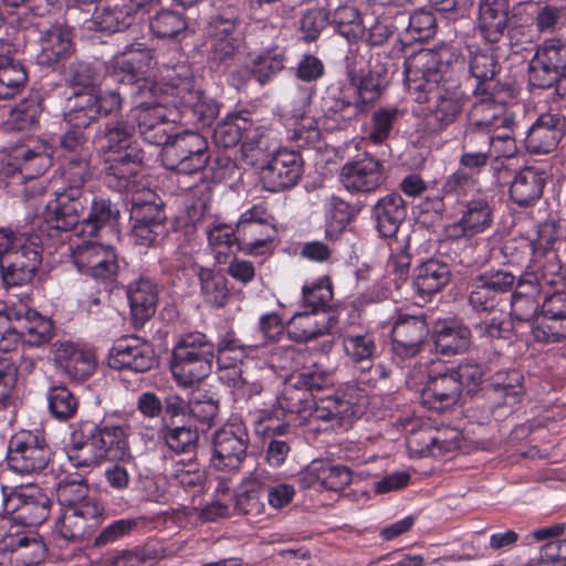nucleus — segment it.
I'll use <instances>...</instances> for the list:
<instances>
[{
    "mask_svg": "<svg viewBox=\"0 0 566 566\" xmlns=\"http://www.w3.org/2000/svg\"><path fill=\"white\" fill-rule=\"evenodd\" d=\"M406 85L417 103L436 98L431 117L439 128L453 124L463 108L462 94L457 88L441 85L440 61L431 50H421L405 61Z\"/></svg>",
    "mask_w": 566,
    "mask_h": 566,
    "instance_id": "f257e3e1",
    "label": "nucleus"
},
{
    "mask_svg": "<svg viewBox=\"0 0 566 566\" xmlns=\"http://www.w3.org/2000/svg\"><path fill=\"white\" fill-rule=\"evenodd\" d=\"M243 7L239 1L219 8L205 28L207 60L214 67H229L244 44L241 29Z\"/></svg>",
    "mask_w": 566,
    "mask_h": 566,
    "instance_id": "f03ea898",
    "label": "nucleus"
},
{
    "mask_svg": "<svg viewBox=\"0 0 566 566\" xmlns=\"http://www.w3.org/2000/svg\"><path fill=\"white\" fill-rule=\"evenodd\" d=\"M214 343L201 332H189L176 340L169 369L179 387L187 388L206 379L212 371Z\"/></svg>",
    "mask_w": 566,
    "mask_h": 566,
    "instance_id": "7ed1b4c3",
    "label": "nucleus"
},
{
    "mask_svg": "<svg viewBox=\"0 0 566 566\" xmlns=\"http://www.w3.org/2000/svg\"><path fill=\"white\" fill-rule=\"evenodd\" d=\"M381 91L379 80L373 75L352 78L348 85L329 92L323 98L324 115L335 122L332 128H344L350 120L369 112L380 98Z\"/></svg>",
    "mask_w": 566,
    "mask_h": 566,
    "instance_id": "20e7f679",
    "label": "nucleus"
},
{
    "mask_svg": "<svg viewBox=\"0 0 566 566\" xmlns=\"http://www.w3.org/2000/svg\"><path fill=\"white\" fill-rule=\"evenodd\" d=\"M368 405V392L357 382L345 384L334 396L321 398L311 411L307 424L315 431L347 427Z\"/></svg>",
    "mask_w": 566,
    "mask_h": 566,
    "instance_id": "39448f33",
    "label": "nucleus"
},
{
    "mask_svg": "<svg viewBox=\"0 0 566 566\" xmlns=\"http://www.w3.org/2000/svg\"><path fill=\"white\" fill-rule=\"evenodd\" d=\"M51 505L50 497L39 486L9 488L0 482V516L10 515L17 523L38 526L49 517Z\"/></svg>",
    "mask_w": 566,
    "mask_h": 566,
    "instance_id": "423d86ee",
    "label": "nucleus"
},
{
    "mask_svg": "<svg viewBox=\"0 0 566 566\" xmlns=\"http://www.w3.org/2000/svg\"><path fill=\"white\" fill-rule=\"evenodd\" d=\"M154 65L153 51L144 43H135L114 57L111 76L115 82L135 85V97L155 96L157 85L148 78Z\"/></svg>",
    "mask_w": 566,
    "mask_h": 566,
    "instance_id": "0eeeda50",
    "label": "nucleus"
},
{
    "mask_svg": "<svg viewBox=\"0 0 566 566\" xmlns=\"http://www.w3.org/2000/svg\"><path fill=\"white\" fill-rule=\"evenodd\" d=\"M163 164L172 171L192 175L202 170L209 163V143L193 130H185L171 136L163 148Z\"/></svg>",
    "mask_w": 566,
    "mask_h": 566,
    "instance_id": "6e6552de",
    "label": "nucleus"
},
{
    "mask_svg": "<svg viewBox=\"0 0 566 566\" xmlns=\"http://www.w3.org/2000/svg\"><path fill=\"white\" fill-rule=\"evenodd\" d=\"M166 103L155 96L135 97V106L127 114L143 139L151 145H167L171 139L172 125L167 119Z\"/></svg>",
    "mask_w": 566,
    "mask_h": 566,
    "instance_id": "1a4fd4ad",
    "label": "nucleus"
},
{
    "mask_svg": "<svg viewBox=\"0 0 566 566\" xmlns=\"http://www.w3.org/2000/svg\"><path fill=\"white\" fill-rule=\"evenodd\" d=\"M51 449L40 431L21 430L9 441L7 462L9 468L21 474L41 472L48 465Z\"/></svg>",
    "mask_w": 566,
    "mask_h": 566,
    "instance_id": "9d476101",
    "label": "nucleus"
},
{
    "mask_svg": "<svg viewBox=\"0 0 566 566\" xmlns=\"http://www.w3.org/2000/svg\"><path fill=\"white\" fill-rule=\"evenodd\" d=\"M4 303L9 317L19 324L24 342L31 346H42L54 335L53 323L32 308V298L27 291L10 293Z\"/></svg>",
    "mask_w": 566,
    "mask_h": 566,
    "instance_id": "9b49d317",
    "label": "nucleus"
},
{
    "mask_svg": "<svg viewBox=\"0 0 566 566\" xmlns=\"http://www.w3.org/2000/svg\"><path fill=\"white\" fill-rule=\"evenodd\" d=\"M566 73V41L547 39L539 44L527 67L533 87L549 88Z\"/></svg>",
    "mask_w": 566,
    "mask_h": 566,
    "instance_id": "f8f14e48",
    "label": "nucleus"
},
{
    "mask_svg": "<svg viewBox=\"0 0 566 566\" xmlns=\"http://www.w3.org/2000/svg\"><path fill=\"white\" fill-rule=\"evenodd\" d=\"M385 181L382 161L369 153L358 154L340 167L339 182L352 195L373 193Z\"/></svg>",
    "mask_w": 566,
    "mask_h": 566,
    "instance_id": "ddd939ff",
    "label": "nucleus"
},
{
    "mask_svg": "<svg viewBox=\"0 0 566 566\" xmlns=\"http://www.w3.org/2000/svg\"><path fill=\"white\" fill-rule=\"evenodd\" d=\"M84 191L76 188H63L45 205L44 221L48 227L62 232L73 231L80 237V223L87 207Z\"/></svg>",
    "mask_w": 566,
    "mask_h": 566,
    "instance_id": "4468645a",
    "label": "nucleus"
},
{
    "mask_svg": "<svg viewBox=\"0 0 566 566\" xmlns=\"http://www.w3.org/2000/svg\"><path fill=\"white\" fill-rule=\"evenodd\" d=\"M428 335L424 315L399 314L391 332L394 361L399 367L407 366L422 352Z\"/></svg>",
    "mask_w": 566,
    "mask_h": 566,
    "instance_id": "2eb2a0df",
    "label": "nucleus"
},
{
    "mask_svg": "<svg viewBox=\"0 0 566 566\" xmlns=\"http://www.w3.org/2000/svg\"><path fill=\"white\" fill-rule=\"evenodd\" d=\"M250 439L241 421H231L213 436L212 465L220 471H238L247 457Z\"/></svg>",
    "mask_w": 566,
    "mask_h": 566,
    "instance_id": "dca6fc26",
    "label": "nucleus"
},
{
    "mask_svg": "<svg viewBox=\"0 0 566 566\" xmlns=\"http://www.w3.org/2000/svg\"><path fill=\"white\" fill-rule=\"evenodd\" d=\"M41 263V252L31 244L20 247L18 251L0 258L1 280L7 296L17 293V289L29 293Z\"/></svg>",
    "mask_w": 566,
    "mask_h": 566,
    "instance_id": "f3484780",
    "label": "nucleus"
},
{
    "mask_svg": "<svg viewBox=\"0 0 566 566\" xmlns=\"http://www.w3.org/2000/svg\"><path fill=\"white\" fill-rule=\"evenodd\" d=\"M73 262L81 273L105 284L113 283L120 269L118 255L112 245L91 241L75 247Z\"/></svg>",
    "mask_w": 566,
    "mask_h": 566,
    "instance_id": "a211bd4d",
    "label": "nucleus"
},
{
    "mask_svg": "<svg viewBox=\"0 0 566 566\" xmlns=\"http://www.w3.org/2000/svg\"><path fill=\"white\" fill-rule=\"evenodd\" d=\"M51 147L36 142L32 147L20 145L0 156V175L12 177L19 172L24 179H34L52 165Z\"/></svg>",
    "mask_w": 566,
    "mask_h": 566,
    "instance_id": "6ab92c4d",
    "label": "nucleus"
},
{
    "mask_svg": "<svg viewBox=\"0 0 566 566\" xmlns=\"http://www.w3.org/2000/svg\"><path fill=\"white\" fill-rule=\"evenodd\" d=\"M107 364L113 369L146 373L156 365L154 346L136 335H125L114 342Z\"/></svg>",
    "mask_w": 566,
    "mask_h": 566,
    "instance_id": "aec40b11",
    "label": "nucleus"
},
{
    "mask_svg": "<svg viewBox=\"0 0 566 566\" xmlns=\"http://www.w3.org/2000/svg\"><path fill=\"white\" fill-rule=\"evenodd\" d=\"M158 0H102L95 8L92 23L97 31L119 32L130 27L136 15L148 11Z\"/></svg>",
    "mask_w": 566,
    "mask_h": 566,
    "instance_id": "412c9836",
    "label": "nucleus"
},
{
    "mask_svg": "<svg viewBox=\"0 0 566 566\" xmlns=\"http://www.w3.org/2000/svg\"><path fill=\"white\" fill-rule=\"evenodd\" d=\"M303 159L298 151L280 148L261 170L264 188L279 192L294 187L303 175Z\"/></svg>",
    "mask_w": 566,
    "mask_h": 566,
    "instance_id": "4be33fe9",
    "label": "nucleus"
},
{
    "mask_svg": "<svg viewBox=\"0 0 566 566\" xmlns=\"http://www.w3.org/2000/svg\"><path fill=\"white\" fill-rule=\"evenodd\" d=\"M566 135V111L541 114L527 129L524 144L531 154H549Z\"/></svg>",
    "mask_w": 566,
    "mask_h": 566,
    "instance_id": "5701e85b",
    "label": "nucleus"
},
{
    "mask_svg": "<svg viewBox=\"0 0 566 566\" xmlns=\"http://www.w3.org/2000/svg\"><path fill=\"white\" fill-rule=\"evenodd\" d=\"M353 480L349 468L328 460L315 459L297 476L301 489L343 491Z\"/></svg>",
    "mask_w": 566,
    "mask_h": 566,
    "instance_id": "b1692460",
    "label": "nucleus"
},
{
    "mask_svg": "<svg viewBox=\"0 0 566 566\" xmlns=\"http://www.w3.org/2000/svg\"><path fill=\"white\" fill-rule=\"evenodd\" d=\"M493 210L486 198L476 197L468 200L462 208L461 218L446 227L448 239L472 238L492 227Z\"/></svg>",
    "mask_w": 566,
    "mask_h": 566,
    "instance_id": "393cba45",
    "label": "nucleus"
},
{
    "mask_svg": "<svg viewBox=\"0 0 566 566\" xmlns=\"http://www.w3.org/2000/svg\"><path fill=\"white\" fill-rule=\"evenodd\" d=\"M105 509L102 503L81 504L77 509H64L56 526L66 541H80L90 536L103 520Z\"/></svg>",
    "mask_w": 566,
    "mask_h": 566,
    "instance_id": "a878e982",
    "label": "nucleus"
},
{
    "mask_svg": "<svg viewBox=\"0 0 566 566\" xmlns=\"http://www.w3.org/2000/svg\"><path fill=\"white\" fill-rule=\"evenodd\" d=\"M144 151L140 148H128L125 153L104 155L105 184L117 191H128L134 178L140 170Z\"/></svg>",
    "mask_w": 566,
    "mask_h": 566,
    "instance_id": "bb28decb",
    "label": "nucleus"
},
{
    "mask_svg": "<svg viewBox=\"0 0 566 566\" xmlns=\"http://www.w3.org/2000/svg\"><path fill=\"white\" fill-rule=\"evenodd\" d=\"M157 85V97L166 104L179 107L180 102L196 90L191 67L186 63H177L172 66H164L160 71Z\"/></svg>",
    "mask_w": 566,
    "mask_h": 566,
    "instance_id": "cd10ccee",
    "label": "nucleus"
},
{
    "mask_svg": "<svg viewBox=\"0 0 566 566\" xmlns=\"http://www.w3.org/2000/svg\"><path fill=\"white\" fill-rule=\"evenodd\" d=\"M462 392L461 385L451 369L429 376L420 391L421 403L440 412L454 406Z\"/></svg>",
    "mask_w": 566,
    "mask_h": 566,
    "instance_id": "c85d7f7f",
    "label": "nucleus"
},
{
    "mask_svg": "<svg viewBox=\"0 0 566 566\" xmlns=\"http://www.w3.org/2000/svg\"><path fill=\"white\" fill-rule=\"evenodd\" d=\"M546 181L545 170L532 166L524 167L513 177L509 198L520 208L533 207L542 198Z\"/></svg>",
    "mask_w": 566,
    "mask_h": 566,
    "instance_id": "c756f323",
    "label": "nucleus"
},
{
    "mask_svg": "<svg viewBox=\"0 0 566 566\" xmlns=\"http://www.w3.org/2000/svg\"><path fill=\"white\" fill-rule=\"evenodd\" d=\"M335 323V317L331 312H297L287 322L286 333L293 342L307 343L328 334Z\"/></svg>",
    "mask_w": 566,
    "mask_h": 566,
    "instance_id": "7c9ffc66",
    "label": "nucleus"
},
{
    "mask_svg": "<svg viewBox=\"0 0 566 566\" xmlns=\"http://www.w3.org/2000/svg\"><path fill=\"white\" fill-rule=\"evenodd\" d=\"M40 51L36 61L40 65H53L67 59L73 50L72 28L64 23H54L41 31Z\"/></svg>",
    "mask_w": 566,
    "mask_h": 566,
    "instance_id": "2f4dec72",
    "label": "nucleus"
},
{
    "mask_svg": "<svg viewBox=\"0 0 566 566\" xmlns=\"http://www.w3.org/2000/svg\"><path fill=\"white\" fill-rule=\"evenodd\" d=\"M449 280L448 264L429 259L413 269L411 286L415 296L427 302L432 295L440 292L449 283Z\"/></svg>",
    "mask_w": 566,
    "mask_h": 566,
    "instance_id": "473e14b6",
    "label": "nucleus"
},
{
    "mask_svg": "<svg viewBox=\"0 0 566 566\" xmlns=\"http://www.w3.org/2000/svg\"><path fill=\"white\" fill-rule=\"evenodd\" d=\"M371 213L379 235L391 239L407 217V206L398 192H390L377 200Z\"/></svg>",
    "mask_w": 566,
    "mask_h": 566,
    "instance_id": "72a5a7b5",
    "label": "nucleus"
},
{
    "mask_svg": "<svg viewBox=\"0 0 566 566\" xmlns=\"http://www.w3.org/2000/svg\"><path fill=\"white\" fill-rule=\"evenodd\" d=\"M127 297L135 325H144L150 319L157 307L158 290L153 280L139 277L127 286Z\"/></svg>",
    "mask_w": 566,
    "mask_h": 566,
    "instance_id": "f704fd0d",
    "label": "nucleus"
},
{
    "mask_svg": "<svg viewBox=\"0 0 566 566\" xmlns=\"http://www.w3.org/2000/svg\"><path fill=\"white\" fill-rule=\"evenodd\" d=\"M172 554L163 544L148 542L106 556L103 566H153Z\"/></svg>",
    "mask_w": 566,
    "mask_h": 566,
    "instance_id": "c9c22d12",
    "label": "nucleus"
},
{
    "mask_svg": "<svg viewBox=\"0 0 566 566\" xmlns=\"http://www.w3.org/2000/svg\"><path fill=\"white\" fill-rule=\"evenodd\" d=\"M55 360L74 380L90 377L96 367L95 355L92 350L78 347L70 342H62L57 345Z\"/></svg>",
    "mask_w": 566,
    "mask_h": 566,
    "instance_id": "e433bc0d",
    "label": "nucleus"
},
{
    "mask_svg": "<svg viewBox=\"0 0 566 566\" xmlns=\"http://www.w3.org/2000/svg\"><path fill=\"white\" fill-rule=\"evenodd\" d=\"M557 238V226L554 222H545L538 226L536 240H522L518 244L516 242H506L503 245V253L506 256H512L510 262L521 264L524 255L542 256L552 250Z\"/></svg>",
    "mask_w": 566,
    "mask_h": 566,
    "instance_id": "4c0bfd02",
    "label": "nucleus"
},
{
    "mask_svg": "<svg viewBox=\"0 0 566 566\" xmlns=\"http://www.w3.org/2000/svg\"><path fill=\"white\" fill-rule=\"evenodd\" d=\"M479 29L490 43L500 41L509 22V0H480Z\"/></svg>",
    "mask_w": 566,
    "mask_h": 566,
    "instance_id": "58836bf2",
    "label": "nucleus"
},
{
    "mask_svg": "<svg viewBox=\"0 0 566 566\" xmlns=\"http://www.w3.org/2000/svg\"><path fill=\"white\" fill-rule=\"evenodd\" d=\"M104 460L123 461L130 457L128 426L102 423L93 428Z\"/></svg>",
    "mask_w": 566,
    "mask_h": 566,
    "instance_id": "ea45409f",
    "label": "nucleus"
},
{
    "mask_svg": "<svg viewBox=\"0 0 566 566\" xmlns=\"http://www.w3.org/2000/svg\"><path fill=\"white\" fill-rule=\"evenodd\" d=\"M135 126L128 118L107 122L96 133V140L104 155L113 153H125L128 148H139L133 144Z\"/></svg>",
    "mask_w": 566,
    "mask_h": 566,
    "instance_id": "a19ab883",
    "label": "nucleus"
},
{
    "mask_svg": "<svg viewBox=\"0 0 566 566\" xmlns=\"http://www.w3.org/2000/svg\"><path fill=\"white\" fill-rule=\"evenodd\" d=\"M239 249L249 255L265 254L276 237L274 223H237Z\"/></svg>",
    "mask_w": 566,
    "mask_h": 566,
    "instance_id": "79ce46f5",
    "label": "nucleus"
},
{
    "mask_svg": "<svg viewBox=\"0 0 566 566\" xmlns=\"http://www.w3.org/2000/svg\"><path fill=\"white\" fill-rule=\"evenodd\" d=\"M119 218V210L109 199L94 197L87 216L80 223V237L92 238L105 227H113Z\"/></svg>",
    "mask_w": 566,
    "mask_h": 566,
    "instance_id": "37998d69",
    "label": "nucleus"
},
{
    "mask_svg": "<svg viewBox=\"0 0 566 566\" xmlns=\"http://www.w3.org/2000/svg\"><path fill=\"white\" fill-rule=\"evenodd\" d=\"M472 117H479L476 119L480 127L488 133L516 126L514 113L496 103L491 96L481 97L474 103Z\"/></svg>",
    "mask_w": 566,
    "mask_h": 566,
    "instance_id": "c03bdc74",
    "label": "nucleus"
},
{
    "mask_svg": "<svg viewBox=\"0 0 566 566\" xmlns=\"http://www.w3.org/2000/svg\"><path fill=\"white\" fill-rule=\"evenodd\" d=\"M101 450L94 430L92 429L87 436L82 431L73 432L66 453L73 467L88 468L104 461Z\"/></svg>",
    "mask_w": 566,
    "mask_h": 566,
    "instance_id": "a18cd8bd",
    "label": "nucleus"
},
{
    "mask_svg": "<svg viewBox=\"0 0 566 566\" xmlns=\"http://www.w3.org/2000/svg\"><path fill=\"white\" fill-rule=\"evenodd\" d=\"M176 108L188 122L201 126L211 125L220 111L218 103L198 88L191 93L190 98L187 96Z\"/></svg>",
    "mask_w": 566,
    "mask_h": 566,
    "instance_id": "49530a36",
    "label": "nucleus"
},
{
    "mask_svg": "<svg viewBox=\"0 0 566 566\" xmlns=\"http://www.w3.org/2000/svg\"><path fill=\"white\" fill-rule=\"evenodd\" d=\"M95 91L75 92L69 97L64 118L72 127L85 128L97 120Z\"/></svg>",
    "mask_w": 566,
    "mask_h": 566,
    "instance_id": "de8ad7c7",
    "label": "nucleus"
},
{
    "mask_svg": "<svg viewBox=\"0 0 566 566\" xmlns=\"http://www.w3.org/2000/svg\"><path fill=\"white\" fill-rule=\"evenodd\" d=\"M470 329L455 321L443 322L434 332L437 352L443 355H455L470 346Z\"/></svg>",
    "mask_w": 566,
    "mask_h": 566,
    "instance_id": "09e8293b",
    "label": "nucleus"
},
{
    "mask_svg": "<svg viewBox=\"0 0 566 566\" xmlns=\"http://www.w3.org/2000/svg\"><path fill=\"white\" fill-rule=\"evenodd\" d=\"M285 62V50L280 46H272L251 57L249 71L253 78L264 85L284 69Z\"/></svg>",
    "mask_w": 566,
    "mask_h": 566,
    "instance_id": "8fccbe9b",
    "label": "nucleus"
},
{
    "mask_svg": "<svg viewBox=\"0 0 566 566\" xmlns=\"http://www.w3.org/2000/svg\"><path fill=\"white\" fill-rule=\"evenodd\" d=\"M406 109L395 105L378 107L371 113L366 139L381 145L390 138L397 123L405 116Z\"/></svg>",
    "mask_w": 566,
    "mask_h": 566,
    "instance_id": "3c124183",
    "label": "nucleus"
},
{
    "mask_svg": "<svg viewBox=\"0 0 566 566\" xmlns=\"http://www.w3.org/2000/svg\"><path fill=\"white\" fill-rule=\"evenodd\" d=\"M28 82L24 65L7 55H0V99L21 94Z\"/></svg>",
    "mask_w": 566,
    "mask_h": 566,
    "instance_id": "603ef678",
    "label": "nucleus"
},
{
    "mask_svg": "<svg viewBox=\"0 0 566 566\" xmlns=\"http://www.w3.org/2000/svg\"><path fill=\"white\" fill-rule=\"evenodd\" d=\"M208 243L214 253L216 261L219 264H226L232 254V249L239 247V234L237 227L226 222L216 221L207 228Z\"/></svg>",
    "mask_w": 566,
    "mask_h": 566,
    "instance_id": "864d4df0",
    "label": "nucleus"
},
{
    "mask_svg": "<svg viewBox=\"0 0 566 566\" xmlns=\"http://www.w3.org/2000/svg\"><path fill=\"white\" fill-rule=\"evenodd\" d=\"M41 113L40 98L36 95L28 96L10 111L4 127L7 130H31L38 126Z\"/></svg>",
    "mask_w": 566,
    "mask_h": 566,
    "instance_id": "5fc2aeb1",
    "label": "nucleus"
},
{
    "mask_svg": "<svg viewBox=\"0 0 566 566\" xmlns=\"http://www.w3.org/2000/svg\"><path fill=\"white\" fill-rule=\"evenodd\" d=\"M332 23L336 32L349 43H357L365 35L366 21L355 7H338L332 14Z\"/></svg>",
    "mask_w": 566,
    "mask_h": 566,
    "instance_id": "6e6d98bb",
    "label": "nucleus"
},
{
    "mask_svg": "<svg viewBox=\"0 0 566 566\" xmlns=\"http://www.w3.org/2000/svg\"><path fill=\"white\" fill-rule=\"evenodd\" d=\"M159 438L169 450L181 454L192 452L196 449L199 433L197 428L190 424L174 426L165 423L159 430Z\"/></svg>",
    "mask_w": 566,
    "mask_h": 566,
    "instance_id": "4d7b16f0",
    "label": "nucleus"
},
{
    "mask_svg": "<svg viewBox=\"0 0 566 566\" xmlns=\"http://www.w3.org/2000/svg\"><path fill=\"white\" fill-rule=\"evenodd\" d=\"M14 544L15 558L19 566H34L44 559L45 546L41 538L30 532L9 533Z\"/></svg>",
    "mask_w": 566,
    "mask_h": 566,
    "instance_id": "13d9d810",
    "label": "nucleus"
},
{
    "mask_svg": "<svg viewBox=\"0 0 566 566\" xmlns=\"http://www.w3.org/2000/svg\"><path fill=\"white\" fill-rule=\"evenodd\" d=\"M342 345L346 356L354 363L371 360L377 353L375 334L371 332L342 334Z\"/></svg>",
    "mask_w": 566,
    "mask_h": 566,
    "instance_id": "bf43d9fd",
    "label": "nucleus"
},
{
    "mask_svg": "<svg viewBox=\"0 0 566 566\" xmlns=\"http://www.w3.org/2000/svg\"><path fill=\"white\" fill-rule=\"evenodd\" d=\"M199 279L201 295L208 304L214 307H223L228 304L231 292L228 279L222 273L206 269L200 272Z\"/></svg>",
    "mask_w": 566,
    "mask_h": 566,
    "instance_id": "052dcab7",
    "label": "nucleus"
},
{
    "mask_svg": "<svg viewBox=\"0 0 566 566\" xmlns=\"http://www.w3.org/2000/svg\"><path fill=\"white\" fill-rule=\"evenodd\" d=\"M247 109L238 113L229 114L222 122H220L213 130L214 142L224 148H230L238 145L248 125L249 119L245 118Z\"/></svg>",
    "mask_w": 566,
    "mask_h": 566,
    "instance_id": "680f3d73",
    "label": "nucleus"
},
{
    "mask_svg": "<svg viewBox=\"0 0 566 566\" xmlns=\"http://www.w3.org/2000/svg\"><path fill=\"white\" fill-rule=\"evenodd\" d=\"M59 503L64 509H77L81 504L101 503L97 499L88 495V486L82 478H65L56 489Z\"/></svg>",
    "mask_w": 566,
    "mask_h": 566,
    "instance_id": "e2e57ef3",
    "label": "nucleus"
},
{
    "mask_svg": "<svg viewBox=\"0 0 566 566\" xmlns=\"http://www.w3.org/2000/svg\"><path fill=\"white\" fill-rule=\"evenodd\" d=\"M473 326L480 338L510 339L513 335L512 321L500 310L480 316Z\"/></svg>",
    "mask_w": 566,
    "mask_h": 566,
    "instance_id": "0e129e2a",
    "label": "nucleus"
},
{
    "mask_svg": "<svg viewBox=\"0 0 566 566\" xmlns=\"http://www.w3.org/2000/svg\"><path fill=\"white\" fill-rule=\"evenodd\" d=\"M169 480L176 485L187 490L196 491L203 486L206 475L196 461H178L167 470Z\"/></svg>",
    "mask_w": 566,
    "mask_h": 566,
    "instance_id": "69168bd1",
    "label": "nucleus"
},
{
    "mask_svg": "<svg viewBox=\"0 0 566 566\" xmlns=\"http://www.w3.org/2000/svg\"><path fill=\"white\" fill-rule=\"evenodd\" d=\"M332 298L333 290L328 277H322L302 287V303L306 311L329 312Z\"/></svg>",
    "mask_w": 566,
    "mask_h": 566,
    "instance_id": "338daca9",
    "label": "nucleus"
},
{
    "mask_svg": "<svg viewBox=\"0 0 566 566\" xmlns=\"http://www.w3.org/2000/svg\"><path fill=\"white\" fill-rule=\"evenodd\" d=\"M88 153L70 155L61 168V177L64 188H76L83 190L84 184L91 178Z\"/></svg>",
    "mask_w": 566,
    "mask_h": 566,
    "instance_id": "774afa93",
    "label": "nucleus"
}]
</instances>
